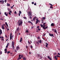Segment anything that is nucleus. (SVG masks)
<instances>
[{
  "label": "nucleus",
  "mask_w": 60,
  "mask_h": 60,
  "mask_svg": "<svg viewBox=\"0 0 60 60\" xmlns=\"http://www.w3.org/2000/svg\"><path fill=\"white\" fill-rule=\"evenodd\" d=\"M22 24L23 22L22 21L20 20H18L17 22V24L19 26H22Z\"/></svg>",
  "instance_id": "1"
},
{
  "label": "nucleus",
  "mask_w": 60,
  "mask_h": 60,
  "mask_svg": "<svg viewBox=\"0 0 60 60\" xmlns=\"http://www.w3.org/2000/svg\"><path fill=\"white\" fill-rule=\"evenodd\" d=\"M57 57H60V56H58V55H57L56 56H54V58L56 60H57V57Z\"/></svg>",
  "instance_id": "2"
},
{
  "label": "nucleus",
  "mask_w": 60,
  "mask_h": 60,
  "mask_svg": "<svg viewBox=\"0 0 60 60\" xmlns=\"http://www.w3.org/2000/svg\"><path fill=\"white\" fill-rule=\"evenodd\" d=\"M43 26L42 27V28H43L44 30H45L46 28H48V26H47L45 27V26H46V25H43Z\"/></svg>",
  "instance_id": "3"
},
{
  "label": "nucleus",
  "mask_w": 60,
  "mask_h": 60,
  "mask_svg": "<svg viewBox=\"0 0 60 60\" xmlns=\"http://www.w3.org/2000/svg\"><path fill=\"white\" fill-rule=\"evenodd\" d=\"M49 36H51V37H54V35H53V34H50L49 33Z\"/></svg>",
  "instance_id": "4"
},
{
  "label": "nucleus",
  "mask_w": 60,
  "mask_h": 60,
  "mask_svg": "<svg viewBox=\"0 0 60 60\" xmlns=\"http://www.w3.org/2000/svg\"><path fill=\"white\" fill-rule=\"evenodd\" d=\"M16 30L17 32H19V27H18V28H17Z\"/></svg>",
  "instance_id": "5"
},
{
  "label": "nucleus",
  "mask_w": 60,
  "mask_h": 60,
  "mask_svg": "<svg viewBox=\"0 0 60 60\" xmlns=\"http://www.w3.org/2000/svg\"><path fill=\"white\" fill-rule=\"evenodd\" d=\"M28 14L29 15V16H31V15H32V14L31 13V12L30 11L28 12Z\"/></svg>",
  "instance_id": "6"
},
{
  "label": "nucleus",
  "mask_w": 60,
  "mask_h": 60,
  "mask_svg": "<svg viewBox=\"0 0 60 60\" xmlns=\"http://www.w3.org/2000/svg\"><path fill=\"white\" fill-rule=\"evenodd\" d=\"M16 49H17V50H19V49L20 48L19 46H17L16 48Z\"/></svg>",
  "instance_id": "7"
},
{
  "label": "nucleus",
  "mask_w": 60,
  "mask_h": 60,
  "mask_svg": "<svg viewBox=\"0 0 60 60\" xmlns=\"http://www.w3.org/2000/svg\"><path fill=\"white\" fill-rule=\"evenodd\" d=\"M47 57L49 59H50V60H52V59H51V57H50L49 56H47Z\"/></svg>",
  "instance_id": "8"
},
{
  "label": "nucleus",
  "mask_w": 60,
  "mask_h": 60,
  "mask_svg": "<svg viewBox=\"0 0 60 60\" xmlns=\"http://www.w3.org/2000/svg\"><path fill=\"white\" fill-rule=\"evenodd\" d=\"M37 19H36V24H38V21H39V20H38Z\"/></svg>",
  "instance_id": "9"
},
{
  "label": "nucleus",
  "mask_w": 60,
  "mask_h": 60,
  "mask_svg": "<svg viewBox=\"0 0 60 60\" xmlns=\"http://www.w3.org/2000/svg\"><path fill=\"white\" fill-rule=\"evenodd\" d=\"M11 35H12V33H11L10 34V39H11Z\"/></svg>",
  "instance_id": "10"
},
{
  "label": "nucleus",
  "mask_w": 60,
  "mask_h": 60,
  "mask_svg": "<svg viewBox=\"0 0 60 60\" xmlns=\"http://www.w3.org/2000/svg\"><path fill=\"white\" fill-rule=\"evenodd\" d=\"M22 41V38H21L20 39L19 41V42H21V41Z\"/></svg>",
  "instance_id": "11"
},
{
  "label": "nucleus",
  "mask_w": 60,
  "mask_h": 60,
  "mask_svg": "<svg viewBox=\"0 0 60 60\" xmlns=\"http://www.w3.org/2000/svg\"><path fill=\"white\" fill-rule=\"evenodd\" d=\"M54 26V23H52L51 24V26Z\"/></svg>",
  "instance_id": "12"
},
{
  "label": "nucleus",
  "mask_w": 60,
  "mask_h": 60,
  "mask_svg": "<svg viewBox=\"0 0 60 60\" xmlns=\"http://www.w3.org/2000/svg\"><path fill=\"white\" fill-rule=\"evenodd\" d=\"M14 41H12V46L14 45Z\"/></svg>",
  "instance_id": "13"
},
{
  "label": "nucleus",
  "mask_w": 60,
  "mask_h": 60,
  "mask_svg": "<svg viewBox=\"0 0 60 60\" xmlns=\"http://www.w3.org/2000/svg\"><path fill=\"white\" fill-rule=\"evenodd\" d=\"M1 27L2 28V29H4V26L3 25H2L1 26Z\"/></svg>",
  "instance_id": "14"
},
{
  "label": "nucleus",
  "mask_w": 60,
  "mask_h": 60,
  "mask_svg": "<svg viewBox=\"0 0 60 60\" xmlns=\"http://www.w3.org/2000/svg\"><path fill=\"white\" fill-rule=\"evenodd\" d=\"M4 14L6 16H8V15L6 13V12H4Z\"/></svg>",
  "instance_id": "15"
},
{
  "label": "nucleus",
  "mask_w": 60,
  "mask_h": 60,
  "mask_svg": "<svg viewBox=\"0 0 60 60\" xmlns=\"http://www.w3.org/2000/svg\"><path fill=\"white\" fill-rule=\"evenodd\" d=\"M28 22V23H31L32 24V25H33V23H32V22H31V21H29Z\"/></svg>",
  "instance_id": "16"
},
{
  "label": "nucleus",
  "mask_w": 60,
  "mask_h": 60,
  "mask_svg": "<svg viewBox=\"0 0 60 60\" xmlns=\"http://www.w3.org/2000/svg\"><path fill=\"white\" fill-rule=\"evenodd\" d=\"M39 42L41 44L42 42V41L41 40H39Z\"/></svg>",
  "instance_id": "17"
},
{
  "label": "nucleus",
  "mask_w": 60,
  "mask_h": 60,
  "mask_svg": "<svg viewBox=\"0 0 60 60\" xmlns=\"http://www.w3.org/2000/svg\"><path fill=\"white\" fill-rule=\"evenodd\" d=\"M42 19V20H44V19H45V17H43Z\"/></svg>",
  "instance_id": "18"
},
{
  "label": "nucleus",
  "mask_w": 60,
  "mask_h": 60,
  "mask_svg": "<svg viewBox=\"0 0 60 60\" xmlns=\"http://www.w3.org/2000/svg\"><path fill=\"white\" fill-rule=\"evenodd\" d=\"M21 57H19L18 58L17 60H19V59H21Z\"/></svg>",
  "instance_id": "19"
},
{
  "label": "nucleus",
  "mask_w": 60,
  "mask_h": 60,
  "mask_svg": "<svg viewBox=\"0 0 60 60\" xmlns=\"http://www.w3.org/2000/svg\"><path fill=\"white\" fill-rule=\"evenodd\" d=\"M5 24L7 26H8V24H7V22H5Z\"/></svg>",
  "instance_id": "20"
},
{
  "label": "nucleus",
  "mask_w": 60,
  "mask_h": 60,
  "mask_svg": "<svg viewBox=\"0 0 60 60\" xmlns=\"http://www.w3.org/2000/svg\"><path fill=\"white\" fill-rule=\"evenodd\" d=\"M12 38H13V35L11 36V38H10V40H11L12 39Z\"/></svg>",
  "instance_id": "21"
},
{
  "label": "nucleus",
  "mask_w": 60,
  "mask_h": 60,
  "mask_svg": "<svg viewBox=\"0 0 60 60\" xmlns=\"http://www.w3.org/2000/svg\"><path fill=\"white\" fill-rule=\"evenodd\" d=\"M24 60H26V58L25 57H24L23 58H22Z\"/></svg>",
  "instance_id": "22"
},
{
  "label": "nucleus",
  "mask_w": 60,
  "mask_h": 60,
  "mask_svg": "<svg viewBox=\"0 0 60 60\" xmlns=\"http://www.w3.org/2000/svg\"><path fill=\"white\" fill-rule=\"evenodd\" d=\"M12 48H13V49H14L15 48V47H14V45H12Z\"/></svg>",
  "instance_id": "23"
},
{
  "label": "nucleus",
  "mask_w": 60,
  "mask_h": 60,
  "mask_svg": "<svg viewBox=\"0 0 60 60\" xmlns=\"http://www.w3.org/2000/svg\"><path fill=\"white\" fill-rule=\"evenodd\" d=\"M54 31L55 32L56 34H57V31H56V30H54Z\"/></svg>",
  "instance_id": "24"
},
{
  "label": "nucleus",
  "mask_w": 60,
  "mask_h": 60,
  "mask_svg": "<svg viewBox=\"0 0 60 60\" xmlns=\"http://www.w3.org/2000/svg\"><path fill=\"white\" fill-rule=\"evenodd\" d=\"M7 5L8 6H10V4H7Z\"/></svg>",
  "instance_id": "25"
},
{
  "label": "nucleus",
  "mask_w": 60,
  "mask_h": 60,
  "mask_svg": "<svg viewBox=\"0 0 60 60\" xmlns=\"http://www.w3.org/2000/svg\"><path fill=\"white\" fill-rule=\"evenodd\" d=\"M0 33H1V34H2V30H0Z\"/></svg>",
  "instance_id": "26"
},
{
  "label": "nucleus",
  "mask_w": 60,
  "mask_h": 60,
  "mask_svg": "<svg viewBox=\"0 0 60 60\" xmlns=\"http://www.w3.org/2000/svg\"><path fill=\"white\" fill-rule=\"evenodd\" d=\"M14 13L15 14H17V12H16V11H15Z\"/></svg>",
  "instance_id": "27"
},
{
  "label": "nucleus",
  "mask_w": 60,
  "mask_h": 60,
  "mask_svg": "<svg viewBox=\"0 0 60 60\" xmlns=\"http://www.w3.org/2000/svg\"><path fill=\"white\" fill-rule=\"evenodd\" d=\"M26 32V33H28L29 32H28V31L27 30H26V31H25Z\"/></svg>",
  "instance_id": "28"
},
{
  "label": "nucleus",
  "mask_w": 60,
  "mask_h": 60,
  "mask_svg": "<svg viewBox=\"0 0 60 60\" xmlns=\"http://www.w3.org/2000/svg\"><path fill=\"white\" fill-rule=\"evenodd\" d=\"M45 44H46V45H48L49 44L47 43H46Z\"/></svg>",
  "instance_id": "29"
},
{
  "label": "nucleus",
  "mask_w": 60,
  "mask_h": 60,
  "mask_svg": "<svg viewBox=\"0 0 60 60\" xmlns=\"http://www.w3.org/2000/svg\"><path fill=\"white\" fill-rule=\"evenodd\" d=\"M1 39H4V37H3L2 36L1 37Z\"/></svg>",
  "instance_id": "30"
},
{
  "label": "nucleus",
  "mask_w": 60,
  "mask_h": 60,
  "mask_svg": "<svg viewBox=\"0 0 60 60\" xmlns=\"http://www.w3.org/2000/svg\"><path fill=\"white\" fill-rule=\"evenodd\" d=\"M4 51H7V49L6 48L4 50Z\"/></svg>",
  "instance_id": "31"
},
{
  "label": "nucleus",
  "mask_w": 60,
  "mask_h": 60,
  "mask_svg": "<svg viewBox=\"0 0 60 60\" xmlns=\"http://www.w3.org/2000/svg\"><path fill=\"white\" fill-rule=\"evenodd\" d=\"M23 18L24 19H26V17H24Z\"/></svg>",
  "instance_id": "32"
},
{
  "label": "nucleus",
  "mask_w": 60,
  "mask_h": 60,
  "mask_svg": "<svg viewBox=\"0 0 60 60\" xmlns=\"http://www.w3.org/2000/svg\"><path fill=\"white\" fill-rule=\"evenodd\" d=\"M19 13H20V14H21L22 12H21V11H19Z\"/></svg>",
  "instance_id": "33"
},
{
  "label": "nucleus",
  "mask_w": 60,
  "mask_h": 60,
  "mask_svg": "<svg viewBox=\"0 0 60 60\" xmlns=\"http://www.w3.org/2000/svg\"><path fill=\"white\" fill-rule=\"evenodd\" d=\"M13 8V6H12L11 7V8L12 9Z\"/></svg>",
  "instance_id": "34"
},
{
  "label": "nucleus",
  "mask_w": 60,
  "mask_h": 60,
  "mask_svg": "<svg viewBox=\"0 0 60 60\" xmlns=\"http://www.w3.org/2000/svg\"><path fill=\"white\" fill-rule=\"evenodd\" d=\"M40 59H42V56H40Z\"/></svg>",
  "instance_id": "35"
},
{
  "label": "nucleus",
  "mask_w": 60,
  "mask_h": 60,
  "mask_svg": "<svg viewBox=\"0 0 60 60\" xmlns=\"http://www.w3.org/2000/svg\"><path fill=\"white\" fill-rule=\"evenodd\" d=\"M9 43H7V46H9Z\"/></svg>",
  "instance_id": "36"
},
{
  "label": "nucleus",
  "mask_w": 60,
  "mask_h": 60,
  "mask_svg": "<svg viewBox=\"0 0 60 60\" xmlns=\"http://www.w3.org/2000/svg\"><path fill=\"white\" fill-rule=\"evenodd\" d=\"M49 4L50 5H51V6H53V5H52V4Z\"/></svg>",
  "instance_id": "37"
},
{
  "label": "nucleus",
  "mask_w": 60,
  "mask_h": 60,
  "mask_svg": "<svg viewBox=\"0 0 60 60\" xmlns=\"http://www.w3.org/2000/svg\"><path fill=\"white\" fill-rule=\"evenodd\" d=\"M4 1L3 0H2V4H4Z\"/></svg>",
  "instance_id": "38"
},
{
  "label": "nucleus",
  "mask_w": 60,
  "mask_h": 60,
  "mask_svg": "<svg viewBox=\"0 0 60 60\" xmlns=\"http://www.w3.org/2000/svg\"><path fill=\"white\" fill-rule=\"evenodd\" d=\"M50 8L51 9H53V8H52V6H50Z\"/></svg>",
  "instance_id": "39"
},
{
  "label": "nucleus",
  "mask_w": 60,
  "mask_h": 60,
  "mask_svg": "<svg viewBox=\"0 0 60 60\" xmlns=\"http://www.w3.org/2000/svg\"><path fill=\"white\" fill-rule=\"evenodd\" d=\"M40 26H41V27H43V25L41 24Z\"/></svg>",
  "instance_id": "40"
},
{
  "label": "nucleus",
  "mask_w": 60,
  "mask_h": 60,
  "mask_svg": "<svg viewBox=\"0 0 60 60\" xmlns=\"http://www.w3.org/2000/svg\"><path fill=\"white\" fill-rule=\"evenodd\" d=\"M10 53V51H8L7 52V54H9V53Z\"/></svg>",
  "instance_id": "41"
},
{
  "label": "nucleus",
  "mask_w": 60,
  "mask_h": 60,
  "mask_svg": "<svg viewBox=\"0 0 60 60\" xmlns=\"http://www.w3.org/2000/svg\"><path fill=\"white\" fill-rule=\"evenodd\" d=\"M0 20H3V19L2 18H0Z\"/></svg>",
  "instance_id": "42"
},
{
  "label": "nucleus",
  "mask_w": 60,
  "mask_h": 60,
  "mask_svg": "<svg viewBox=\"0 0 60 60\" xmlns=\"http://www.w3.org/2000/svg\"><path fill=\"white\" fill-rule=\"evenodd\" d=\"M9 12H10V13H12V11H9Z\"/></svg>",
  "instance_id": "43"
},
{
  "label": "nucleus",
  "mask_w": 60,
  "mask_h": 60,
  "mask_svg": "<svg viewBox=\"0 0 60 60\" xmlns=\"http://www.w3.org/2000/svg\"><path fill=\"white\" fill-rule=\"evenodd\" d=\"M6 2H7V0H4V2L5 3H6Z\"/></svg>",
  "instance_id": "44"
},
{
  "label": "nucleus",
  "mask_w": 60,
  "mask_h": 60,
  "mask_svg": "<svg viewBox=\"0 0 60 60\" xmlns=\"http://www.w3.org/2000/svg\"><path fill=\"white\" fill-rule=\"evenodd\" d=\"M20 56H21V55L19 54V57H20Z\"/></svg>",
  "instance_id": "45"
},
{
  "label": "nucleus",
  "mask_w": 60,
  "mask_h": 60,
  "mask_svg": "<svg viewBox=\"0 0 60 60\" xmlns=\"http://www.w3.org/2000/svg\"><path fill=\"white\" fill-rule=\"evenodd\" d=\"M35 20V19L34 18L33 19V20H34V21Z\"/></svg>",
  "instance_id": "46"
},
{
  "label": "nucleus",
  "mask_w": 60,
  "mask_h": 60,
  "mask_svg": "<svg viewBox=\"0 0 60 60\" xmlns=\"http://www.w3.org/2000/svg\"><path fill=\"white\" fill-rule=\"evenodd\" d=\"M38 30L39 31H41V29H40L39 28H38Z\"/></svg>",
  "instance_id": "47"
},
{
  "label": "nucleus",
  "mask_w": 60,
  "mask_h": 60,
  "mask_svg": "<svg viewBox=\"0 0 60 60\" xmlns=\"http://www.w3.org/2000/svg\"><path fill=\"white\" fill-rule=\"evenodd\" d=\"M45 46L46 47V48H48V45H46Z\"/></svg>",
  "instance_id": "48"
},
{
  "label": "nucleus",
  "mask_w": 60,
  "mask_h": 60,
  "mask_svg": "<svg viewBox=\"0 0 60 60\" xmlns=\"http://www.w3.org/2000/svg\"><path fill=\"white\" fill-rule=\"evenodd\" d=\"M45 24H46V22H45L44 24H43V25H45Z\"/></svg>",
  "instance_id": "49"
},
{
  "label": "nucleus",
  "mask_w": 60,
  "mask_h": 60,
  "mask_svg": "<svg viewBox=\"0 0 60 60\" xmlns=\"http://www.w3.org/2000/svg\"><path fill=\"white\" fill-rule=\"evenodd\" d=\"M0 2H1V3H2L3 2V1L2 0H0Z\"/></svg>",
  "instance_id": "50"
},
{
  "label": "nucleus",
  "mask_w": 60,
  "mask_h": 60,
  "mask_svg": "<svg viewBox=\"0 0 60 60\" xmlns=\"http://www.w3.org/2000/svg\"><path fill=\"white\" fill-rule=\"evenodd\" d=\"M32 4H34V2H32Z\"/></svg>",
  "instance_id": "51"
},
{
  "label": "nucleus",
  "mask_w": 60,
  "mask_h": 60,
  "mask_svg": "<svg viewBox=\"0 0 60 60\" xmlns=\"http://www.w3.org/2000/svg\"><path fill=\"white\" fill-rule=\"evenodd\" d=\"M8 13L9 14V15H11V14L10 13V12H9Z\"/></svg>",
  "instance_id": "52"
},
{
  "label": "nucleus",
  "mask_w": 60,
  "mask_h": 60,
  "mask_svg": "<svg viewBox=\"0 0 60 60\" xmlns=\"http://www.w3.org/2000/svg\"><path fill=\"white\" fill-rule=\"evenodd\" d=\"M21 57H23V55L22 54L21 55Z\"/></svg>",
  "instance_id": "53"
},
{
  "label": "nucleus",
  "mask_w": 60,
  "mask_h": 60,
  "mask_svg": "<svg viewBox=\"0 0 60 60\" xmlns=\"http://www.w3.org/2000/svg\"><path fill=\"white\" fill-rule=\"evenodd\" d=\"M7 51H5V53H7Z\"/></svg>",
  "instance_id": "54"
},
{
  "label": "nucleus",
  "mask_w": 60,
  "mask_h": 60,
  "mask_svg": "<svg viewBox=\"0 0 60 60\" xmlns=\"http://www.w3.org/2000/svg\"><path fill=\"white\" fill-rule=\"evenodd\" d=\"M34 4V5H36V4L35 3Z\"/></svg>",
  "instance_id": "55"
},
{
  "label": "nucleus",
  "mask_w": 60,
  "mask_h": 60,
  "mask_svg": "<svg viewBox=\"0 0 60 60\" xmlns=\"http://www.w3.org/2000/svg\"><path fill=\"white\" fill-rule=\"evenodd\" d=\"M30 47L31 48V49H32V48H33V46H31Z\"/></svg>",
  "instance_id": "56"
},
{
  "label": "nucleus",
  "mask_w": 60,
  "mask_h": 60,
  "mask_svg": "<svg viewBox=\"0 0 60 60\" xmlns=\"http://www.w3.org/2000/svg\"><path fill=\"white\" fill-rule=\"evenodd\" d=\"M58 55H60V53H58Z\"/></svg>",
  "instance_id": "57"
},
{
  "label": "nucleus",
  "mask_w": 60,
  "mask_h": 60,
  "mask_svg": "<svg viewBox=\"0 0 60 60\" xmlns=\"http://www.w3.org/2000/svg\"><path fill=\"white\" fill-rule=\"evenodd\" d=\"M38 39H40V37H38Z\"/></svg>",
  "instance_id": "58"
},
{
  "label": "nucleus",
  "mask_w": 60,
  "mask_h": 60,
  "mask_svg": "<svg viewBox=\"0 0 60 60\" xmlns=\"http://www.w3.org/2000/svg\"><path fill=\"white\" fill-rule=\"evenodd\" d=\"M19 16H20V13H19Z\"/></svg>",
  "instance_id": "59"
},
{
  "label": "nucleus",
  "mask_w": 60,
  "mask_h": 60,
  "mask_svg": "<svg viewBox=\"0 0 60 60\" xmlns=\"http://www.w3.org/2000/svg\"><path fill=\"white\" fill-rule=\"evenodd\" d=\"M30 19H32V17L31 16H30Z\"/></svg>",
  "instance_id": "60"
},
{
  "label": "nucleus",
  "mask_w": 60,
  "mask_h": 60,
  "mask_svg": "<svg viewBox=\"0 0 60 60\" xmlns=\"http://www.w3.org/2000/svg\"><path fill=\"white\" fill-rule=\"evenodd\" d=\"M37 28H39V26H37Z\"/></svg>",
  "instance_id": "61"
},
{
  "label": "nucleus",
  "mask_w": 60,
  "mask_h": 60,
  "mask_svg": "<svg viewBox=\"0 0 60 60\" xmlns=\"http://www.w3.org/2000/svg\"><path fill=\"white\" fill-rule=\"evenodd\" d=\"M8 46H7V45H6V48H8Z\"/></svg>",
  "instance_id": "62"
},
{
  "label": "nucleus",
  "mask_w": 60,
  "mask_h": 60,
  "mask_svg": "<svg viewBox=\"0 0 60 60\" xmlns=\"http://www.w3.org/2000/svg\"><path fill=\"white\" fill-rule=\"evenodd\" d=\"M1 40L2 41H4V39H2Z\"/></svg>",
  "instance_id": "63"
},
{
  "label": "nucleus",
  "mask_w": 60,
  "mask_h": 60,
  "mask_svg": "<svg viewBox=\"0 0 60 60\" xmlns=\"http://www.w3.org/2000/svg\"><path fill=\"white\" fill-rule=\"evenodd\" d=\"M8 30H9V29H7V31H8Z\"/></svg>",
  "instance_id": "64"
}]
</instances>
